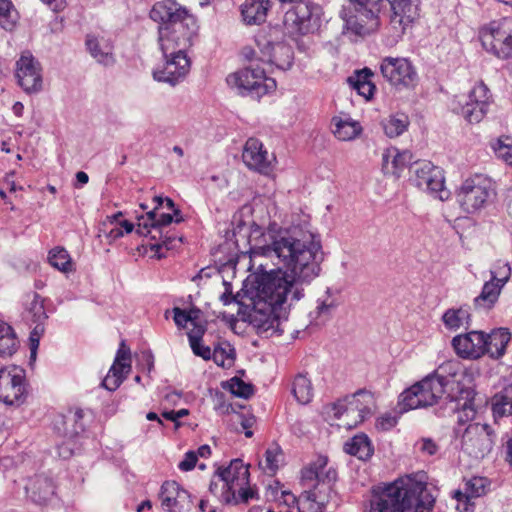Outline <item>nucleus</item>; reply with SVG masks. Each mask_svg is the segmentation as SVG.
Masks as SVG:
<instances>
[{
    "label": "nucleus",
    "mask_w": 512,
    "mask_h": 512,
    "mask_svg": "<svg viewBox=\"0 0 512 512\" xmlns=\"http://www.w3.org/2000/svg\"><path fill=\"white\" fill-rule=\"evenodd\" d=\"M321 243L312 233L272 236L271 243L250 249L249 270L261 272L249 323L259 335L282 334L288 307L304 297V287L319 276Z\"/></svg>",
    "instance_id": "nucleus-1"
},
{
    "label": "nucleus",
    "mask_w": 512,
    "mask_h": 512,
    "mask_svg": "<svg viewBox=\"0 0 512 512\" xmlns=\"http://www.w3.org/2000/svg\"><path fill=\"white\" fill-rule=\"evenodd\" d=\"M427 479L426 473L419 471L386 484V511L431 512L435 497L428 490Z\"/></svg>",
    "instance_id": "nucleus-2"
},
{
    "label": "nucleus",
    "mask_w": 512,
    "mask_h": 512,
    "mask_svg": "<svg viewBox=\"0 0 512 512\" xmlns=\"http://www.w3.org/2000/svg\"><path fill=\"white\" fill-rule=\"evenodd\" d=\"M248 466L241 459H234L228 467L219 468L211 481L209 490L225 504H246L256 497L249 486Z\"/></svg>",
    "instance_id": "nucleus-3"
},
{
    "label": "nucleus",
    "mask_w": 512,
    "mask_h": 512,
    "mask_svg": "<svg viewBox=\"0 0 512 512\" xmlns=\"http://www.w3.org/2000/svg\"><path fill=\"white\" fill-rule=\"evenodd\" d=\"M242 56L252 63L260 62L282 71L293 64V50L281 41V31L275 27L259 30L254 37V45L245 46Z\"/></svg>",
    "instance_id": "nucleus-4"
},
{
    "label": "nucleus",
    "mask_w": 512,
    "mask_h": 512,
    "mask_svg": "<svg viewBox=\"0 0 512 512\" xmlns=\"http://www.w3.org/2000/svg\"><path fill=\"white\" fill-rule=\"evenodd\" d=\"M382 0H349L340 11L345 28L356 35L369 34L380 26Z\"/></svg>",
    "instance_id": "nucleus-5"
},
{
    "label": "nucleus",
    "mask_w": 512,
    "mask_h": 512,
    "mask_svg": "<svg viewBox=\"0 0 512 512\" xmlns=\"http://www.w3.org/2000/svg\"><path fill=\"white\" fill-rule=\"evenodd\" d=\"M461 208L475 213L491 204L496 197L495 183L486 175L475 174L465 179L456 192Z\"/></svg>",
    "instance_id": "nucleus-6"
},
{
    "label": "nucleus",
    "mask_w": 512,
    "mask_h": 512,
    "mask_svg": "<svg viewBox=\"0 0 512 512\" xmlns=\"http://www.w3.org/2000/svg\"><path fill=\"white\" fill-rule=\"evenodd\" d=\"M373 406V395L367 391H358L334 403L332 410L340 420L341 427L352 429L371 415Z\"/></svg>",
    "instance_id": "nucleus-7"
},
{
    "label": "nucleus",
    "mask_w": 512,
    "mask_h": 512,
    "mask_svg": "<svg viewBox=\"0 0 512 512\" xmlns=\"http://www.w3.org/2000/svg\"><path fill=\"white\" fill-rule=\"evenodd\" d=\"M226 80L228 85L236 88L240 94L258 98L276 89L275 79L267 77L266 70L256 64L228 75Z\"/></svg>",
    "instance_id": "nucleus-8"
},
{
    "label": "nucleus",
    "mask_w": 512,
    "mask_h": 512,
    "mask_svg": "<svg viewBox=\"0 0 512 512\" xmlns=\"http://www.w3.org/2000/svg\"><path fill=\"white\" fill-rule=\"evenodd\" d=\"M482 46L499 59L512 58V17L493 20L480 30Z\"/></svg>",
    "instance_id": "nucleus-9"
},
{
    "label": "nucleus",
    "mask_w": 512,
    "mask_h": 512,
    "mask_svg": "<svg viewBox=\"0 0 512 512\" xmlns=\"http://www.w3.org/2000/svg\"><path fill=\"white\" fill-rule=\"evenodd\" d=\"M410 173V181L419 189L441 201L450 198L451 193L445 186V175L441 167L430 161L422 160L411 166Z\"/></svg>",
    "instance_id": "nucleus-10"
},
{
    "label": "nucleus",
    "mask_w": 512,
    "mask_h": 512,
    "mask_svg": "<svg viewBox=\"0 0 512 512\" xmlns=\"http://www.w3.org/2000/svg\"><path fill=\"white\" fill-rule=\"evenodd\" d=\"M490 98L487 86L477 83L468 94L455 97L453 111L469 123H479L488 111Z\"/></svg>",
    "instance_id": "nucleus-11"
},
{
    "label": "nucleus",
    "mask_w": 512,
    "mask_h": 512,
    "mask_svg": "<svg viewBox=\"0 0 512 512\" xmlns=\"http://www.w3.org/2000/svg\"><path fill=\"white\" fill-rule=\"evenodd\" d=\"M321 17L319 5L302 0L285 13L283 23L290 33L305 35L319 29Z\"/></svg>",
    "instance_id": "nucleus-12"
},
{
    "label": "nucleus",
    "mask_w": 512,
    "mask_h": 512,
    "mask_svg": "<svg viewBox=\"0 0 512 512\" xmlns=\"http://www.w3.org/2000/svg\"><path fill=\"white\" fill-rule=\"evenodd\" d=\"M196 36L195 24L176 23L172 28L158 26V43L164 55L185 53Z\"/></svg>",
    "instance_id": "nucleus-13"
},
{
    "label": "nucleus",
    "mask_w": 512,
    "mask_h": 512,
    "mask_svg": "<svg viewBox=\"0 0 512 512\" xmlns=\"http://www.w3.org/2000/svg\"><path fill=\"white\" fill-rule=\"evenodd\" d=\"M459 370V365L454 362H447L438 367L433 373L424 377L421 381L415 383L420 387L424 397L423 402L427 406H432L438 402L440 398L446 393L447 386L450 380L445 374L449 376H456Z\"/></svg>",
    "instance_id": "nucleus-14"
},
{
    "label": "nucleus",
    "mask_w": 512,
    "mask_h": 512,
    "mask_svg": "<svg viewBox=\"0 0 512 512\" xmlns=\"http://www.w3.org/2000/svg\"><path fill=\"white\" fill-rule=\"evenodd\" d=\"M494 444L493 434L486 424H469L461 438V450L474 459H482L490 453Z\"/></svg>",
    "instance_id": "nucleus-15"
},
{
    "label": "nucleus",
    "mask_w": 512,
    "mask_h": 512,
    "mask_svg": "<svg viewBox=\"0 0 512 512\" xmlns=\"http://www.w3.org/2000/svg\"><path fill=\"white\" fill-rule=\"evenodd\" d=\"M26 396L25 371L17 366L0 369V401L6 405H19Z\"/></svg>",
    "instance_id": "nucleus-16"
},
{
    "label": "nucleus",
    "mask_w": 512,
    "mask_h": 512,
    "mask_svg": "<svg viewBox=\"0 0 512 512\" xmlns=\"http://www.w3.org/2000/svg\"><path fill=\"white\" fill-rule=\"evenodd\" d=\"M390 3L392 15L390 17L388 44H396L412 22L417 4L416 0H387Z\"/></svg>",
    "instance_id": "nucleus-17"
},
{
    "label": "nucleus",
    "mask_w": 512,
    "mask_h": 512,
    "mask_svg": "<svg viewBox=\"0 0 512 512\" xmlns=\"http://www.w3.org/2000/svg\"><path fill=\"white\" fill-rule=\"evenodd\" d=\"M150 18L159 24L172 28L176 23L195 24V18L189 11L174 0L155 3L150 10Z\"/></svg>",
    "instance_id": "nucleus-18"
},
{
    "label": "nucleus",
    "mask_w": 512,
    "mask_h": 512,
    "mask_svg": "<svg viewBox=\"0 0 512 512\" xmlns=\"http://www.w3.org/2000/svg\"><path fill=\"white\" fill-rule=\"evenodd\" d=\"M16 77L26 93H38L42 90L41 65L29 52L23 53L17 61Z\"/></svg>",
    "instance_id": "nucleus-19"
},
{
    "label": "nucleus",
    "mask_w": 512,
    "mask_h": 512,
    "mask_svg": "<svg viewBox=\"0 0 512 512\" xmlns=\"http://www.w3.org/2000/svg\"><path fill=\"white\" fill-rule=\"evenodd\" d=\"M242 159L250 170L264 175L272 172L273 162L275 161V157L269 155L263 143L256 138H249L246 141L242 152Z\"/></svg>",
    "instance_id": "nucleus-20"
},
{
    "label": "nucleus",
    "mask_w": 512,
    "mask_h": 512,
    "mask_svg": "<svg viewBox=\"0 0 512 512\" xmlns=\"http://www.w3.org/2000/svg\"><path fill=\"white\" fill-rule=\"evenodd\" d=\"M386 78L400 91L415 86L417 73L407 59L386 57Z\"/></svg>",
    "instance_id": "nucleus-21"
},
{
    "label": "nucleus",
    "mask_w": 512,
    "mask_h": 512,
    "mask_svg": "<svg viewBox=\"0 0 512 512\" xmlns=\"http://www.w3.org/2000/svg\"><path fill=\"white\" fill-rule=\"evenodd\" d=\"M503 268V272L491 271L490 280L484 283L481 293L474 298L473 304L476 309L488 311L498 301L501 290L510 276V269L507 265H504Z\"/></svg>",
    "instance_id": "nucleus-22"
},
{
    "label": "nucleus",
    "mask_w": 512,
    "mask_h": 512,
    "mask_svg": "<svg viewBox=\"0 0 512 512\" xmlns=\"http://www.w3.org/2000/svg\"><path fill=\"white\" fill-rule=\"evenodd\" d=\"M162 68L154 70L153 77L158 82L174 86L182 81L190 70V60L186 53L169 54Z\"/></svg>",
    "instance_id": "nucleus-23"
},
{
    "label": "nucleus",
    "mask_w": 512,
    "mask_h": 512,
    "mask_svg": "<svg viewBox=\"0 0 512 512\" xmlns=\"http://www.w3.org/2000/svg\"><path fill=\"white\" fill-rule=\"evenodd\" d=\"M452 345L456 353L462 358L477 359L485 355V333L471 331L455 336Z\"/></svg>",
    "instance_id": "nucleus-24"
},
{
    "label": "nucleus",
    "mask_w": 512,
    "mask_h": 512,
    "mask_svg": "<svg viewBox=\"0 0 512 512\" xmlns=\"http://www.w3.org/2000/svg\"><path fill=\"white\" fill-rule=\"evenodd\" d=\"M130 369V350L126 349L124 343H122L117 351L113 365L102 381V386L109 391L116 390L124 381Z\"/></svg>",
    "instance_id": "nucleus-25"
},
{
    "label": "nucleus",
    "mask_w": 512,
    "mask_h": 512,
    "mask_svg": "<svg viewBox=\"0 0 512 512\" xmlns=\"http://www.w3.org/2000/svg\"><path fill=\"white\" fill-rule=\"evenodd\" d=\"M25 490L31 501L39 506L49 505L56 495L53 481L44 475L29 478Z\"/></svg>",
    "instance_id": "nucleus-26"
},
{
    "label": "nucleus",
    "mask_w": 512,
    "mask_h": 512,
    "mask_svg": "<svg viewBox=\"0 0 512 512\" xmlns=\"http://www.w3.org/2000/svg\"><path fill=\"white\" fill-rule=\"evenodd\" d=\"M159 497L162 507L169 512H181L190 502L189 493L175 481L164 482Z\"/></svg>",
    "instance_id": "nucleus-27"
},
{
    "label": "nucleus",
    "mask_w": 512,
    "mask_h": 512,
    "mask_svg": "<svg viewBox=\"0 0 512 512\" xmlns=\"http://www.w3.org/2000/svg\"><path fill=\"white\" fill-rule=\"evenodd\" d=\"M328 458L326 456H318L315 461L304 467L301 471V479L305 484L317 483H334L337 480V471L333 467H327Z\"/></svg>",
    "instance_id": "nucleus-28"
},
{
    "label": "nucleus",
    "mask_w": 512,
    "mask_h": 512,
    "mask_svg": "<svg viewBox=\"0 0 512 512\" xmlns=\"http://www.w3.org/2000/svg\"><path fill=\"white\" fill-rule=\"evenodd\" d=\"M333 483H316L314 489L305 492L306 503L311 512L323 511L329 504L338 505V495L332 487Z\"/></svg>",
    "instance_id": "nucleus-29"
},
{
    "label": "nucleus",
    "mask_w": 512,
    "mask_h": 512,
    "mask_svg": "<svg viewBox=\"0 0 512 512\" xmlns=\"http://www.w3.org/2000/svg\"><path fill=\"white\" fill-rule=\"evenodd\" d=\"M86 47L99 64L112 66L115 63L114 47L108 39L89 35L86 39Z\"/></svg>",
    "instance_id": "nucleus-30"
},
{
    "label": "nucleus",
    "mask_w": 512,
    "mask_h": 512,
    "mask_svg": "<svg viewBox=\"0 0 512 512\" xmlns=\"http://www.w3.org/2000/svg\"><path fill=\"white\" fill-rule=\"evenodd\" d=\"M138 228L137 233L140 235L146 236L151 232V229L159 230L170 225L174 220V214L169 213H158L156 209H152L147 212L146 216H141L138 218Z\"/></svg>",
    "instance_id": "nucleus-31"
},
{
    "label": "nucleus",
    "mask_w": 512,
    "mask_h": 512,
    "mask_svg": "<svg viewBox=\"0 0 512 512\" xmlns=\"http://www.w3.org/2000/svg\"><path fill=\"white\" fill-rule=\"evenodd\" d=\"M495 421L512 416V384L504 386L490 400Z\"/></svg>",
    "instance_id": "nucleus-32"
},
{
    "label": "nucleus",
    "mask_w": 512,
    "mask_h": 512,
    "mask_svg": "<svg viewBox=\"0 0 512 512\" xmlns=\"http://www.w3.org/2000/svg\"><path fill=\"white\" fill-rule=\"evenodd\" d=\"M509 341L510 333L505 328H499L493 330L490 334H485V354L495 359L503 356Z\"/></svg>",
    "instance_id": "nucleus-33"
},
{
    "label": "nucleus",
    "mask_w": 512,
    "mask_h": 512,
    "mask_svg": "<svg viewBox=\"0 0 512 512\" xmlns=\"http://www.w3.org/2000/svg\"><path fill=\"white\" fill-rule=\"evenodd\" d=\"M270 8L269 0H246L242 5V16L247 24L265 21Z\"/></svg>",
    "instance_id": "nucleus-34"
},
{
    "label": "nucleus",
    "mask_w": 512,
    "mask_h": 512,
    "mask_svg": "<svg viewBox=\"0 0 512 512\" xmlns=\"http://www.w3.org/2000/svg\"><path fill=\"white\" fill-rule=\"evenodd\" d=\"M331 124L334 135L341 141H351L362 131L360 124L350 118L333 117Z\"/></svg>",
    "instance_id": "nucleus-35"
},
{
    "label": "nucleus",
    "mask_w": 512,
    "mask_h": 512,
    "mask_svg": "<svg viewBox=\"0 0 512 512\" xmlns=\"http://www.w3.org/2000/svg\"><path fill=\"white\" fill-rule=\"evenodd\" d=\"M422 391L416 384L403 391L399 397L397 412L402 414L409 410L428 407L427 403L422 401L424 400Z\"/></svg>",
    "instance_id": "nucleus-36"
},
{
    "label": "nucleus",
    "mask_w": 512,
    "mask_h": 512,
    "mask_svg": "<svg viewBox=\"0 0 512 512\" xmlns=\"http://www.w3.org/2000/svg\"><path fill=\"white\" fill-rule=\"evenodd\" d=\"M347 454L357 457L360 460H366L371 457L373 449L370 440L364 434L356 435L348 440L343 447Z\"/></svg>",
    "instance_id": "nucleus-37"
},
{
    "label": "nucleus",
    "mask_w": 512,
    "mask_h": 512,
    "mask_svg": "<svg viewBox=\"0 0 512 512\" xmlns=\"http://www.w3.org/2000/svg\"><path fill=\"white\" fill-rule=\"evenodd\" d=\"M488 480L483 477H473L465 483L464 491L457 490L454 497L457 501H468L470 498L480 497L485 494Z\"/></svg>",
    "instance_id": "nucleus-38"
},
{
    "label": "nucleus",
    "mask_w": 512,
    "mask_h": 512,
    "mask_svg": "<svg viewBox=\"0 0 512 512\" xmlns=\"http://www.w3.org/2000/svg\"><path fill=\"white\" fill-rule=\"evenodd\" d=\"M19 348V340L14 332L13 328L5 323L0 328V356L10 357Z\"/></svg>",
    "instance_id": "nucleus-39"
},
{
    "label": "nucleus",
    "mask_w": 512,
    "mask_h": 512,
    "mask_svg": "<svg viewBox=\"0 0 512 512\" xmlns=\"http://www.w3.org/2000/svg\"><path fill=\"white\" fill-rule=\"evenodd\" d=\"M470 320V313L467 308H451L448 309L442 316V321L445 327L449 330H458Z\"/></svg>",
    "instance_id": "nucleus-40"
},
{
    "label": "nucleus",
    "mask_w": 512,
    "mask_h": 512,
    "mask_svg": "<svg viewBox=\"0 0 512 512\" xmlns=\"http://www.w3.org/2000/svg\"><path fill=\"white\" fill-rule=\"evenodd\" d=\"M393 157L391 161L392 174L399 178L402 172L408 167L412 160V154L408 150L398 151L397 148L391 147L386 149V162L389 157Z\"/></svg>",
    "instance_id": "nucleus-41"
},
{
    "label": "nucleus",
    "mask_w": 512,
    "mask_h": 512,
    "mask_svg": "<svg viewBox=\"0 0 512 512\" xmlns=\"http://www.w3.org/2000/svg\"><path fill=\"white\" fill-rule=\"evenodd\" d=\"M292 393L300 404L309 403L313 397L311 381L305 375H297L292 384Z\"/></svg>",
    "instance_id": "nucleus-42"
},
{
    "label": "nucleus",
    "mask_w": 512,
    "mask_h": 512,
    "mask_svg": "<svg viewBox=\"0 0 512 512\" xmlns=\"http://www.w3.org/2000/svg\"><path fill=\"white\" fill-rule=\"evenodd\" d=\"M410 124L409 117L404 112L392 114L386 122V136L398 137L407 131Z\"/></svg>",
    "instance_id": "nucleus-43"
},
{
    "label": "nucleus",
    "mask_w": 512,
    "mask_h": 512,
    "mask_svg": "<svg viewBox=\"0 0 512 512\" xmlns=\"http://www.w3.org/2000/svg\"><path fill=\"white\" fill-rule=\"evenodd\" d=\"M283 460L281 448L277 444H273L265 451L264 464L260 463L263 471L269 475H274Z\"/></svg>",
    "instance_id": "nucleus-44"
},
{
    "label": "nucleus",
    "mask_w": 512,
    "mask_h": 512,
    "mask_svg": "<svg viewBox=\"0 0 512 512\" xmlns=\"http://www.w3.org/2000/svg\"><path fill=\"white\" fill-rule=\"evenodd\" d=\"M49 263L62 272L72 271V260L64 248H54L49 252Z\"/></svg>",
    "instance_id": "nucleus-45"
},
{
    "label": "nucleus",
    "mask_w": 512,
    "mask_h": 512,
    "mask_svg": "<svg viewBox=\"0 0 512 512\" xmlns=\"http://www.w3.org/2000/svg\"><path fill=\"white\" fill-rule=\"evenodd\" d=\"M492 148L500 160L507 165L512 166V138L509 136L499 137L493 144Z\"/></svg>",
    "instance_id": "nucleus-46"
},
{
    "label": "nucleus",
    "mask_w": 512,
    "mask_h": 512,
    "mask_svg": "<svg viewBox=\"0 0 512 512\" xmlns=\"http://www.w3.org/2000/svg\"><path fill=\"white\" fill-rule=\"evenodd\" d=\"M211 359L220 367H229L234 361V350L228 344L217 346L211 351Z\"/></svg>",
    "instance_id": "nucleus-47"
},
{
    "label": "nucleus",
    "mask_w": 512,
    "mask_h": 512,
    "mask_svg": "<svg viewBox=\"0 0 512 512\" xmlns=\"http://www.w3.org/2000/svg\"><path fill=\"white\" fill-rule=\"evenodd\" d=\"M228 388L233 395L244 399H248L254 394L253 385L244 382L238 377H233L229 380Z\"/></svg>",
    "instance_id": "nucleus-48"
},
{
    "label": "nucleus",
    "mask_w": 512,
    "mask_h": 512,
    "mask_svg": "<svg viewBox=\"0 0 512 512\" xmlns=\"http://www.w3.org/2000/svg\"><path fill=\"white\" fill-rule=\"evenodd\" d=\"M29 312L32 315L33 321L37 323L36 325L43 326L44 321L47 319V314L44 307V299L38 295L34 294L33 301L31 302Z\"/></svg>",
    "instance_id": "nucleus-49"
},
{
    "label": "nucleus",
    "mask_w": 512,
    "mask_h": 512,
    "mask_svg": "<svg viewBox=\"0 0 512 512\" xmlns=\"http://www.w3.org/2000/svg\"><path fill=\"white\" fill-rule=\"evenodd\" d=\"M364 512H384V487L376 486L371 491L369 504Z\"/></svg>",
    "instance_id": "nucleus-50"
},
{
    "label": "nucleus",
    "mask_w": 512,
    "mask_h": 512,
    "mask_svg": "<svg viewBox=\"0 0 512 512\" xmlns=\"http://www.w3.org/2000/svg\"><path fill=\"white\" fill-rule=\"evenodd\" d=\"M372 76L373 72L371 69L363 68L362 70H356L351 76L348 77L347 81L351 87H354L364 83L372 82Z\"/></svg>",
    "instance_id": "nucleus-51"
},
{
    "label": "nucleus",
    "mask_w": 512,
    "mask_h": 512,
    "mask_svg": "<svg viewBox=\"0 0 512 512\" xmlns=\"http://www.w3.org/2000/svg\"><path fill=\"white\" fill-rule=\"evenodd\" d=\"M326 296L318 299L317 314L318 315H329L331 311L337 306L334 298L330 295V289H327Z\"/></svg>",
    "instance_id": "nucleus-52"
},
{
    "label": "nucleus",
    "mask_w": 512,
    "mask_h": 512,
    "mask_svg": "<svg viewBox=\"0 0 512 512\" xmlns=\"http://www.w3.org/2000/svg\"><path fill=\"white\" fill-rule=\"evenodd\" d=\"M174 313V321L175 324L180 327L184 328L186 327L188 322L194 323L195 322V316H191V314H187L186 310H183L179 307L173 308Z\"/></svg>",
    "instance_id": "nucleus-53"
},
{
    "label": "nucleus",
    "mask_w": 512,
    "mask_h": 512,
    "mask_svg": "<svg viewBox=\"0 0 512 512\" xmlns=\"http://www.w3.org/2000/svg\"><path fill=\"white\" fill-rule=\"evenodd\" d=\"M419 451L427 455H435L438 452V445L430 438H422L416 444Z\"/></svg>",
    "instance_id": "nucleus-54"
},
{
    "label": "nucleus",
    "mask_w": 512,
    "mask_h": 512,
    "mask_svg": "<svg viewBox=\"0 0 512 512\" xmlns=\"http://www.w3.org/2000/svg\"><path fill=\"white\" fill-rule=\"evenodd\" d=\"M44 332V327L41 325H36L30 335V350L31 357L34 358L36 356V350L39 346V338L41 334Z\"/></svg>",
    "instance_id": "nucleus-55"
},
{
    "label": "nucleus",
    "mask_w": 512,
    "mask_h": 512,
    "mask_svg": "<svg viewBox=\"0 0 512 512\" xmlns=\"http://www.w3.org/2000/svg\"><path fill=\"white\" fill-rule=\"evenodd\" d=\"M197 459V454L193 451H189L185 454L184 459L178 464V468L182 471H190L195 467Z\"/></svg>",
    "instance_id": "nucleus-56"
},
{
    "label": "nucleus",
    "mask_w": 512,
    "mask_h": 512,
    "mask_svg": "<svg viewBox=\"0 0 512 512\" xmlns=\"http://www.w3.org/2000/svg\"><path fill=\"white\" fill-rule=\"evenodd\" d=\"M190 347L196 356L202 357L204 360L211 359L210 347L203 345L201 341L190 343Z\"/></svg>",
    "instance_id": "nucleus-57"
},
{
    "label": "nucleus",
    "mask_w": 512,
    "mask_h": 512,
    "mask_svg": "<svg viewBox=\"0 0 512 512\" xmlns=\"http://www.w3.org/2000/svg\"><path fill=\"white\" fill-rule=\"evenodd\" d=\"M352 88L356 90L358 94L363 96L366 100H370L373 97L374 92L376 90V86L373 82L364 83L362 85H357Z\"/></svg>",
    "instance_id": "nucleus-58"
},
{
    "label": "nucleus",
    "mask_w": 512,
    "mask_h": 512,
    "mask_svg": "<svg viewBox=\"0 0 512 512\" xmlns=\"http://www.w3.org/2000/svg\"><path fill=\"white\" fill-rule=\"evenodd\" d=\"M192 324L194 325V328L188 332L189 343H193L194 341L199 342L202 340L205 333V327L203 325H198L195 322Z\"/></svg>",
    "instance_id": "nucleus-59"
},
{
    "label": "nucleus",
    "mask_w": 512,
    "mask_h": 512,
    "mask_svg": "<svg viewBox=\"0 0 512 512\" xmlns=\"http://www.w3.org/2000/svg\"><path fill=\"white\" fill-rule=\"evenodd\" d=\"M225 291L220 296V300L224 305H229L233 302H238L237 297L233 295L232 286L230 283L224 281Z\"/></svg>",
    "instance_id": "nucleus-60"
},
{
    "label": "nucleus",
    "mask_w": 512,
    "mask_h": 512,
    "mask_svg": "<svg viewBox=\"0 0 512 512\" xmlns=\"http://www.w3.org/2000/svg\"><path fill=\"white\" fill-rule=\"evenodd\" d=\"M165 206H166V208L168 210H172L173 211V214L176 217L175 218V222L176 223H180L181 221H183V218L181 216V212H180L179 209L175 208V204H174L172 199L166 197L165 198Z\"/></svg>",
    "instance_id": "nucleus-61"
},
{
    "label": "nucleus",
    "mask_w": 512,
    "mask_h": 512,
    "mask_svg": "<svg viewBox=\"0 0 512 512\" xmlns=\"http://www.w3.org/2000/svg\"><path fill=\"white\" fill-rule=\"evenodd\" d=\"M13 4L10 0H0V17L9 18Z\"/></svg>",
    "instance_id": "nucleus-62"
},
{
    "label": "nucleus",
    "mask_w": 512,
    "mask_h": 512,
    "mask_svg": "<svg viewBox=\"0 0 512 512\" xmlns=\"http://www.w3.org/2000/svg\"><path fill=\"white\" fill-rule=\"evenodd\" d=\"M253 424H254V418H252V417L242 418L241 426L243 427V429H245V436L248 438L253 436V432L250 430V428L253 426Z\"/></svg>",
    "instance_id": "nucleus-63"
},
{
    "label": "nucleus",
    "mask_w": 512,
    "mask_h": 512,
    "mask_svg": "<svg viewBox=\"0 0 512 512\" xmlns=\"http://www.w3.org/2000/svg\"><path fill=\"white\" fill-rule=\"evenodd\" d=\"M44 4L48 5L54 11L61 10L65 6L64 0H41Z\"/></svg>",
    "instance_id": "nucleus-64"
}]
</instances>
